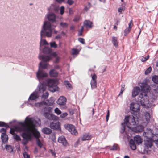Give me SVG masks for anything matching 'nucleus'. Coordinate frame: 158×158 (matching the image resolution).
<instances>
[{
    "label": "nucleus",
    "mask_w": 158,
    "mask_h": 158,
    "mask_svg": "<svg viewBox=\"0 0 158 158\" xmlns=\"http://www.w3.org/2000/svg\"><path fill=\"white\" fill-rule=\"evenodd\" d=\"M154 142L156 144H158V138L157 139V140L155 139V140H154Z\"/></svg>",
    "instance_id": "nucleus-62"
},
{
    "label": "nucleus",
    "mask_w": 158,
    "mask_h": 158,
    "mask_svg": "<svg viewBox=\"0 0 158 158\" xmlns=\"http://www.w3.org/2000/svg\"><path fill=\"white\" fill-rule=\"evenodd\" d=\"M44 115L46 118L50 120H57L58 119L57 116L47 112L44 113Z\"/></svg>",
    "instance_id": "nucleus-11"
},
{
    "label": "nucleus",
    "mask_w": 158,
    "mask_h": 158,
    "mask_svg": "<svg viewBox=\"0 0 158 158\" xmlns=\"http://www.w3.org/2000/svg\"><path fill=\"white\" fill-rule=\"evenodd\" d=\"M118 145L117 144H115L113 145L112 148L110 149L111 150H115L118 149Z\"/></svg>",
    "instance_id": "nucleus-44"
},
{
    "label": "nucleus",
    "mask_w": 158,
    "mask_h": 158,
    "mask_svg": "<svg viewBox=\"0 0 158 158\" xmlns=\"http://www.w3.org/2000/svg\"><path fill=\"white\" fill-rule=\"evenodd\" d=\"M60 26L63 28H66L68 27V24L65 22H61L60 23Z\"/></svg>",
    "instance_id": "nucleus-36"
},
{
    "label": "nucleus",
    "mask_w": 158,
    "mask_h": 158,
    "mask_svg": "<svg viewBox=\"0 0 158 158\" xmlns=\"http://www.w3.org/2000/svg\"><path fill=\"white\" fill-rule=\"evenodd\" d=\"M61 36L60 34H58L55 37V38L57 40L60 39L61 38Z\"/></svg>",
    "instance_id": "nucleus-54"
},
{
    "label": "nucleus",
    "mask_w": 158,
    "mask_h": 158,
    "mask_svg": "<svg viewBox=\"0 0 158 158\" xmlns=\"http://www.w3.org/2000/svg\"><path fill=\"white\" fill-rule=\"evenodd\" d=\"M130 129L133 131L138 133L143 131L144 129V127L141 125H136Z\"/></svg>",
    "instance_id": "nucleus-15"
},
{
    "label": "nucleus",
    "mask_w": 158,
    "mask_h": 158,
    "mask_svg": "<svg viewBox=\"0 0 158 158\" xmlns=\"http://www.w3.org/2000/svg\"><path fill=\"white\" fill-rule=\"evenodd\" d=\"M112 43L116 47H117L118 45V39L117 37H112Z\"/></svg>",
    "instance_id": "nucleus-28"
},
{
    "label": "nucleus",
    "mask_w": 158,
    "mask_h": 158,
    "mask_svg": "<svg viewBox=\"0 0 158 158\" xmlns=\"http://www.w3.org/2000/svg\"><path fill=\"white\" fill-rule=\"evenodd\" d=\"M84 30V26H82L81 27V29L78 31V36H81L82 35V32Z\"/></svg>",
    "instance_id": "nucleus-41"
},
{
    "label": "nucleus",
    "mask_w": 158,
    "mask_h": 158,
    "mask_svg": "<svg viewBox=\"0 0 158 158\" xmlns=\"http://www.w3.org/2000/svg\"><path fill=\"white\" fill-rule=\"evenodd\" d=\"M132 27L130 26V24H129V27L126 28L124 31V35H126L130 32L131 29Z\"/></svg>",
    "instance_id": "nucleus-31"
},
{
    "label": "nucleus",
    "mask_w": 158,
    "mask_h": 158,
    "mask_svg": "<svg viewBox=\"0 0 158 158\" xmlns=\"http://www.w3.org/2000/svg\"><path fill=\"white\" fill-rule=\"evenodd\" d=\"M78 40L81 43L83 44H85V43L84 41V39L83 38H79Z\"/></svg>",
    "instance_id": "nucleus-48"
},
{
    "label": "nucleus",
    "mask_w": 158,
    "mask_h": 158,
    "mask_svg": "<svg viewBox=\"0 0 158 158\" xmlns=\"http://www.w3.org/2000/svg\"><path fill=\"white\" fill-rule=\"evenodd\" d=\"M0 131L2 133V134H6V130L5 129L2 128L1 129Z\"/></svg>",
    "instance_id": "nucleus-53"
},
{
    "label": "nucleus",
    "mask_w": 158,
    "mask_h": 158,
    "mask_svg": "<svg viewBox=\"0 0 158 158\" xmlns=\"http://www.w3.org/2000/svg\"><path fill=\"white\" fill-rule=\"evenodd\" d=\"M47 9L49 12H54L56 13L58 11L59 7L55 4H52L49 7L47 8Z\"/></svg>",
    "instance_id": "nucleus-17"
},
{
    "label": "nucleus",
    "mask_w": 158,
    "mask_h": 158,
    "mask_svg": "<svg viewBox=\"0 0 158 158\" xmlns=\"http://www.w3.org/2000/svg\"><path fill=\"white\" fill-rule=\"evenodd\" d=\"M130 146L132 150H135L136 149V146L135 142L132 139L130 140L129 142Z\"/></svg>",
    "instance_id": "nucleus-26"
},
{
    "label": "nucleus",
    "mask_w": 158,
    "mask_h": 158,
    "mask_svg": "<svg viewBox=\"0 0 158 158\" xmlns=\"http://www.w3.org/2000/svg\"><path fill=\"white\" fill-rule=\"evenodd\" d=\"M153 139H145L144 141V145L146 148H151L153 145Z\"/></svg>",
    "instance_id": "nucleus-14"
},
{
    "label": "nucleus",
    "mask_w": 158,
    "mask_h": 158,
    "mask_svg": "<svg viewBox=\"0 0 158 158\" xmlns=\"http://www.w3.org/2000/svg\"><path fill=\"white\" fill-rule=\"evenodd\" d=\"M54 102L53 98L52 97L50 98V99L44 101L43 102H41L35 104V106L36 107H40L43 104L48 106L52 105Z\"/></svg>",
    "instance_id": "nucleus-9"
},
{
    "label": "nucleus",
    "mask_w": 158,
    "mask_h": 158,
    "mask_svg": "<svg viewBox=\"0 0 158 158\" xmlns=\"http://www.w3.org/2000/svg\"><path fill=\"white\" fill-rule=\"evenodd\" d=\"M54 121L50 123V127L52 129L54 130H58L60 128V123L56 121Z\"/></svg>",
    "instance_id": "nucleus-13"
},
{
    "label": "nucleus",
    "mask_w": 158,
    "mask_h": 158,
    "mask_svg": "<svg viewBox=\"0 0 158 158\" xmlns=\"http://www.w3.org/2000/svg\"><path fill=\"white\" fill-rule=\"evenodd\" d=\"M58 141L64 146H66L68 145L67 141L64 136L62 135L59 137L58 138Z\"/></svg>",
    "instance_id": "nucleus-18"
},
{
    "label": "nucleus",
    "mask_w": 158,
    "mask_h": 158,
    "mask_svg": "<svg viewBox=\"0 0 158 158\" xmlns=\"http://www.w3.org/2000/svg\"><path fill=\"white\" fill-rule=\"evenodd\" d=\"M134 140L138 144H141L142 142L141 137L139 135H136L134 137Z\"/></svg>",
    "instance_id": "nucleus-23"
},
{
    "label": "nucleus",
    "mask_w": 158,
    "mask_h": 158,
    "mask_svg": "<svg viewBox=\"0 0 158 158\" xmlns=\"http://www.w3.org/2000/svg\"><path fill=\"white\" fill-rule=\"evenodd\" d=\"M80 50L77 48H73L72 49L71 54L72 55H77L79 54Z\"/></svg>",
    "instance_id": "nucleus-33"
},
{
    "label": "nucleus",
    "mask_w": 158,
    "mask_h": 158,
    "mask_svg": "<svg viewBox=\"0 0 158 158\" xmlns=\"http://www.w3.org/2000/svg\"><path fill=\"white\" fill-rule=\"evenodd\" d=\"M41 82H40L37 89L31 94L28 98L29 101L28 104L32 106L34 105L35 106L36 103H31L30 101H36V99L40 96V93H43L46 88V85H44V83H41Z\"/></svg>",
    "instance_id": "nucleus-6"
},
{
    "label": "nucleus",
    "mask_w": 158,
    "mask_h": 158,
    "mask_svg": "<svg viewBox=\"0 0 158 158\" xmlns=\"http://www.w3.org/2000/svg\"><path fill=\"white\" fill-rule=\"evenodd\" d=\"M140 91V88L138 86H135L133 89L132 91V97L133 98L137 95Z\"/></svg>",
    "instance_id": "nucleus-19"
},
{
    "label": "nucleus",
    "mask_w": 158,
    "mask_h": 158,
    "mask_svg": "<svg viewBox=\"0 0 158 158\" xmlns=\"http://www.w3.org/2000/svg\"><path fill=\"white\" fill-rule=\"evenodd\" d=\"M92 138V135L89 133H85L84 134L81 139L82 141L90 140Z\"/></svg>",
    "instance_id": "nucleus-20"
},
{
    "label": "nucleus",
    "mask_w": 158,
    "mask_h": 158,
    "mask_svg": "<svg viewBox=\"0 0 158 158\" xmlns=\"http://www.w3.org/2000/svg\"><path fill=\"white\" fill-rule=\"evenodd\" d=\"M49 73L51 77H56L58 75L57 72L53 69L50 70Z\"/></svg>",
    "instance_id": "nucleus-25"
},
{
    "label": "nucleus",
    "mask_w": 158,
    "mask_h": 158,
    "mask_svg": "<svg viewBox=\"0 0 158 158\" xmlns=\"http://www.w3.org/2000/svg\"><path fill=\"white\" fill-rule=\"evenodd\" d=\"M67 102L66 98L63 96H60L56 101L57 103L60 106H64Z\"/></svg>",
    "instance_id": "nucleus-16"
},
{
    "label": "nucleus",
    "mask_w": 158,
    "mask_h": 158,
    "mask_svg": "<svg viewBox=\"0 0 158 158\" xmlns=\"http://www.w3.org/2000/svg\"><path fill=\"white\" fill-rule=\"evenodd\" d=\"M109 110L108 111V112L106 116V117L109 118Z\"/></svg>",
    "instance_id": "nucleus-63"
},
{
    "label": "nucleus",
    "mask_w": 158,
    "mask_h": 158,
    "mask_svg": "<svg viewBox=\"0 0 158 158\" xmlns=\"http://www.w3.org/2000/svg\"><path fill=\"white\" fill-rule=\"evenodd\" d=\"M5 148L8 152L11 153L13 152L14 147L10 145H7L5 146Z\"/></svg>",
    "instance_id": "nucleus-29"
},
{
    "label": "nucleus",
    "mask_w": 158,
    "mask_h": 158,
    "mask_svg": "<svg viewBox=\"0 0 158 158\" xmlns=\"http://www.w3.org/2000/svg\"><path fill=\"white\" fill-rule=\"evenodd\" d=\"M1 139L3 143H5L7 142L8 136L6 134H2Z\"/></svg>",
    "instance_id": "nucleus-27"
},
{
    "label": "nucleus",
    "mask_w": 158,
    "mask_h": 158,
    "mask_svg": "<svg viewBox=\"0 0 158 158\" xmlns=\"http://www.w3.org/2000/svg\"><path fill=\"white\" fill-rule=\"evenodd\" d=\"M90 85L92 89L96 88L97 87V81H91Z\"/></svg>",
    "instance_id": "nucleus-32"
},
{
    "label": "nucleus",
    "mask_w": 158,
    "mask_h": 158,
    "mask_svg": "<svg viewBox=\"0 0 158 158\" xmlns=\"http://www.w3.org/2000/svg\"><path fill=\"white\" fill-rule=\"evenodd\" d=\"M52 24L49 22L47 21L44 22L41 29L40 32L41 37L40 42V48L41 50V45H48V44L46 40H42V38L44 37L47 36L48 37H51L52 33V29H51Z\"/></svg>",
    "instance_id": "nucleus-3"
},
{
    "label": "nucleus",
    "mask_w": 158,
    "mask_h": 158,
    "mask_svg": "<svg viewBox=\"0 0 158 158\" xmlns=\"http://www.w3.org/2000/svg\"><path fill=\"white\" fill-rule=\"evenodd\" d=\"M152 81L155 83L158 84V76L154 75L153 76L152 78Z\"/></svg>",
    "instance_id": "nucleus-35"
},
{
    "label": "nucleus",
    "mask_w": 158,
    "mask_h": 158,
    "mask_svg": "<svg viewBox=\"0 0 158 158\" xmlns=\"http://www.w3.org/2000/svg\"><path fill=\"white\" fill-rule=\"evenodd\" d=\"M51 151V153L52 155L53 156H55L56 155V153L54 152L52 150H50Z\"/></svg>",
    "instance_id": "nucleus-57"
},
{
    "label": "nucleus",
    "mask_w": 158,
    "mask_h": 158,
    "mask_svg": "<svg viewBox=\"0 0 158 158\" xmlns=\"http://www.w3.org/2000/svg\"><path fill=\"white\" fill-rule=\"evenodd\" d=\"M24 122H19V126H15V130L17 132H22L21 136L23 138L22 143L25 145L29 141L32 140L33 136L36 139V144L40 148L43 147V144L39 139L40 136V132L36 127L41 125L40 120L37 118H26Z\"/></svg>",
    "instance_id": "nucleus-1"
},
{
    "label": "nucleus",
    "mask_w": 158,
    "mask_h": 158,
    "mask_svg": "<svg viewBox=\"0 0 158 158\" xmlns=\"http://www.w3.org/2000/svg\"><path fill=\"white\" fill-rule=\"evenodd\" d=\"M54 112L58 115L60 114L61 113L60 110L57 108H56L55 109Z\"/></svg>",
    "instance_id": "nucleus-43"
},
{
    "label": "nucleus",
    "mask_w": 158,
    "mask_h": 158,
    "mask_svg": "<svg viewBox=\"0 0 158 158\" xmlns=\"http://www.w3.org/2000/svg\"><path fill=\"white\" fill-rule=\"evenodd\" d=\"M74 3V1L73 0H68L67 3L69 5H72Z\"/></svg>",
    "instance_id": "nucleus-52"
},
{
    "label": "nucleus",
    "mask_w": 158,
    "mask_h": 158,
    "mask_svg": "<svg viewBox=\"0 0 158 158\" xmlns=\"http://www.w3.org/2000/svg\"><path fill=\"white\" fill-rule=\"evenodd\" d=\"M48 65V64L46 62H41L39 63L38 70L36 73V77L39 82L44 80L48 75L47 73L43 70L40 69V68L46 69Z\"/></svg>",
    "instance_id": "nucleus-7"
},
{
    "label": "nucleus",
    "mask_w": 158,
    "mask_h": 158,
    "mask_svg": "<svg viewBox=\"0 0 158 158\" xmlns=\"http://www.w3.org/2000/svg\"><path fill=\"white\" fill-rule=\"evenodd\" d=\"M46 85V88L43 93H40V96L42 94V98L46 99L48 98L49 95V93L46 91L47 86L48 87V89L49 91L54 92L59 90V88L57 85V81L55 79H48L42 82V83Z\"/></svg>",
    "instance_id": "nucleus-4"
},
{
    "label": "nucleus",
    "mask_w": 158,
    "mask_h": 158,
    "mask_svg": "<svg viewBox=\"0 0 158 158\" xmlns=\"http://www.w3.org/2000/svg\"><path fill=\"white\" fill-rule=\"evenodd\" d=\"M0 127H5L6 128L9 127V126L8 124H6L4 122L0 121Z\"/></svg>",
    "instance_id": "nucleus-37"
},
{
    "label": "nucleus",
    "mask_w": 158,
    "mask_h": 158,
    "mask_svg": "<svg viewBox=\"0 0 158 158\" xmlns=\"http://www.w3.org/2000/svg\"><path fill=\"white\" fill-rule=\"evenodd\" d=\"M118 10L119 12L122 13L123 9L122 8H119L118 9Z\"/></svg>",
    "instance_id": "nucleus-59"
},
{
    "label": "nucleus",
    "mask_w": 158,
    "mask_h": 158,
    "mask_svg": "<svg viewBox=\"0 0 158 158\" xmlns=\"http://www.w3.org/2000/svg\"><path fill=\"white\" fill-rule=\"evenodd\" d=\"M50 46L52 48H57V45L56 44L55 42H50Z\"/></svg>",
    "instance_id": "nucleus-45"
},
{
    "label": "nucleus",
    "mask_w": 158,
    "mask_h": 158,
    "mask_svg": "<svg viewBox=\"0 0 158 158\" xmlns=\"http://www.w3.org/2000/svg\"><path fill=\"white\" fill-rule=\"evenodd\" d=\"M54 68L55 69H60V67H59V65H55Z\"/></svg>",
    "instance_id": "nucleus-61"
},
{
    "label": "nucleus",
    "mask_w": 158,
    "mask_h": 158,
    "mask_svg": "<svg viewBox=\"0 0 158 158\" xmlns=\"http://www.w3.org/2000/svg\"><path fill=\"white\" fill-rule=\"evenodd\" d=\"M152 70V68L151 67H149L145 71V75H148L149 74Z\"/></svg>",
    "instance_id": "nucleus-39"
},
{
    "label": "nucleus",
    "mask_w": 158,
    "mask_h": 158,
    "mask_svg": "<svg viewBox=\"0 0 158 158\" xmlns=\"http://www.w3.org/2000/svg\"><path fill=\"white\" fill-rule=\"evenodd\" d=\"M14 131H15L14 130V129H12V128L10 129V132L11 134L13 135L15 134L14 133Z\"/></svg>",
    "instance_id": "nucleus-56"
},
{
    "label": "nucleus",
    "mask_w": 158,
    "mask_h": 158,
    "mask_svg": "<svg viewBox=\"0 0 158 158\" xmlns=\"http://www.w3.org/2000/svg\"><path fill=\"white\" fill-rule=\"evenodd\" d=\"M46 16L48 20V21L50 23H51L56 24L55 25H52L53 27H56V25L59 23L58 21L56 20V16L54 13L52 12H49L46 14Z\"/></svg>",
    "instance_id": "nucleus-8"
},
{
    "label": "nucleus",
    "mask_w": 158,
    "mask_h": 158,
    "mask_svg": "<svg viewBox=\"0 0 158 158\" xmlns=\"http://www.w3.org/2000/svg\"><path fill=\"white\" fill-rule=\"evenodd\" d=\"M84 26L87 29H90L93 26V23L90 21L85 20L84 22Z\"/></svg>",
    "instance_id": "nucleus-21"
},
{
    "label": "nucleus",
    "mask_w": 158,
    "mask_h": 158,
    "mask_svg": "<svg viewBox=\"0 0 158 158\" xmlns=\"http://www.w3.org/2000/svg\"><path fill=\"white\" fill-rule=\"evenodd\" d=\"M56 0L58 2L60 3H62L64 1V0Z\"/></svg>",
    "instance_id": "nucleus-58"
},
{
    "label": "nucleus",
    "mask_w": 158,
    "mask_h": 158,
    "mask_svg": "<svg viewBox=\"0 0 158 158\" xmlns=\"http://www.w3.org/2000/svg\"><path fill=\"white\" fill-rule=\"evenodd\" d=\"M42 131L44 134L49 135L52 133V130L48 128L44 127L42 129Z\"/></svg>",
    "instance_id": "nucleus-24"
},
{
    "label": "nucleus",
    "mask_w": 158,
    "mask_h": 158,
    "mask_svg": "<svg viewBox=\"0 0 158 158\" xmlns=\"http://www.w3.org/2000/svg\"><path fill=\"white\" fill-rule=\"evenodd\" d=\"M23 156L24 158H30V155L26 151H25L23 153Z\"/></svg>",
    "instance_id": "nucleus-46"
},
{
    "label": "nucleus",
    "mask_w": 158,
    "mask_h": 158,
    "mask_svg": "<svg viewBox=\"0 0 158 158\" xmlns=\"http://www.w3.org/2000/svg\"><path fill=\"white\" fill-rule=\"evenodd\" d=\"M143 135L145 138H146V139H152V137L153 139V137H154L152 133V130L150 129H147L146 131L144 132Z\"/></svg>",
    "instance_id": "nucleus-12"
},
{
    "label": "nucleus",
    "mask_w": 158,
    "mask_h": 158,
    "mask_svg": "<svg viewBox=\"0 0 158 158\" xmlns=\"http://www.w3.org/2000/svg\"><path fill=\"white\" fill-rule=\"evenodd\" d=\"M124 90H125V89H124V88L123 87H122L121 89V91H120V92L119 95L122 94L123 93Z\"/></svg>",
    "instance_id": "nucleus-55"
},
{
    "label": "nucleus",
    "mask_w": 158,
    "mask_h": 158,
    "mask_svg": "<svg viewBox=\"0 0 158 158\" xmlns=\"http://www.w3.org/2000/svg\"><path fill=\"white\" fill-rule=\"evenodd\" d=\"M97 76L95 74H94L92 76V80L91 81H96Z\"/></svg>",
    "instance_id": "nucleus-51"
},
{
    "label": "nucleus",
    "mask_w": 158,
    "mask_h": 158,
    "mask_svg": "<svg viewBox=\"0 0 158 158\" xmlns=\"http://www.w3.org/2000/svg\"><path fill=\"white\" fill-rule=\"evenodd\" d=\"M75 28V26L73 25L71 26L70 27V29L71 30H73Z\"/></svg>",
    "instance_id": "nucleus-60"
},
{
    "label": "nucleus",
    "mask_w": 158,
    "mask_h": 158,
    "mask_svg": "<svg viewBox=\"0 0 158 158\" xmlns=\"http://www.w3.org/2000/svg\"><path fill=\"white\" fill-rule=\"evenodd\" d=\"M149 58V56L148 55L146 57H143L141 59V61L142 62H144L146 61Z\"/></svg>",
    "instance_id": "nucleus-50"
},
{
    "label": "nucleus",
    "mask_w": 158,
    "mask_h": 158,
    "mask_svg": "<svg viewBox=\"0 0 158 158\" xmlns=\"http://www.w3.org/2000/svg\"><path fill=\"white\" fill-rule=\"evenodd\" d=\"M66 129L70 132L73 135H76L78 133L75 128V127L71 124H67L65 126Z\"/></svg>",
    "instance_id": "nucleus-10"
},
{
    "label": "nucleus",
    "mask_w": 158,
    "mask_h": 158,
    "mask_svg": "<svg viewBox=\"0 0 158 158\" xmlns=\"http://www.w3.org/2000/svg\"><path fill=\"white\" fill-rule=\"evenodd\" d=\"M137 120V117L135 116H127L125 117L124 121V122L122 123L121 130L120 132L123 134L125 131V126L126 125L127 127L130 129H131L133 127L136 125V124H138V122L140 120Z\"/></svg>",
    "instance_id": "nucleus-5"
},
{
    "label": "nucleus",
    "mask_w": 158,
    "mask_h": 158,
    "mask_svg": "<svg viewBox=\"0 0 158 158\" xmlns=\"http://www.w3.org/2000/svg\"><path fill=\"white\" fill-rule=\"evenodd\" d=\"M64 84L65 85L67 88H69L71 86V84L67 81H64Z\"/></svg>",
    "instance_id": "nucleus-38"
},
{
    "label": "nucleus",
    "mask_w": 158,
    "mask_h": 158,
    "mask_svg": "<svg viewBox=\"0 0 158 158\" xmlns=\"http://www.w3.org/2000/svg\"><path fill=\"white\" fill-rule=\"evenodd\" d=\"M39 59L42 61V62H46L51 59L50 56H41L39 55Z\"/></svg>",
    "instance_id": "nucleus-22"
},
{
    "label": "nucleus",
    "mask_w": 158,
    "mask_h": 158,
    "mask_svg": "<svg viewBox=\"0 0 158 158\" xmlns=\"http://www.w3.org/2000/svg\"><path fill=\"white\" fill-rule=\"evenodd\" d=\"M91 6V4L90 3H89L85 7L84 10L87 11L89 10Z\"/></svg>",
    "instance_id": "nucleus-42"
},
{
    "label": "nucleus",
    "mask_w": 158,
    "mask_h": 158,
    "mask_svg": "<svg viewBox=\"0 0 158 158\" xmlns=\"http://www.w3.org/2000/svg\"><path fill=\"white\" fill-rule=\"evenodd\" d=\"M64 7L63 6H62L61 7L60 9V14L61 15H62L64 12Z\"/></svg>",
    "instance_id": "nucleus-47"
},
{
    "label": "nucleus",
    "mask_w": 158,
    "mask_h": 158,
    "mask_svg": "<svg viewBox=\"0 0 158 158\" xmlns=\"http://www.w3.org/2000/svg\"><path fill=\"white\" fill-rule=\"evenodd\" d=\"M113 29L115 30H117V27L115 25H114L113 27Z\"/></svg>",
    "instance_id": "nucleus-64"
},
{
    "label": "nucleus",
    "mask_w": 158,
    "mask_h": 158,
    "mask_svg": "<svg viewBox=\"0 0 158 158\" xmlns=\"http://www.w3.org/2000/svg\"><path fill=\"white\" fill-rule=\"evenodd\" d=\"M14 138L17 141H20L21 140L20 136L16 134H15L13 135Z\"/></svg>",
    "instance_id": "nucleus-40"
},
{
    "label": "nucleus",
    "mask_w": 158,
    "mask_h": 158,
    "mask_svg": "<svg viewBox=\"0 0 158 158\" xmlns=\"http://www.w3.org/2000/svg\"><path fill=\"white\" fill-rule=\"evenodd\" d=\"M143 91L139 95L136 100L137 103L132 102L130 104V109L132 114L137 117V120L142 118V115L139 113L140 104L143 107H149L152 106L149 102L148 93L149 91L148 87L147 88L146 91L143 86L142 88Z\"/></svg>",
    "instance_id": "nucleus-2"
},
{
    "label": "nucleus",
    "mask_w": 158,
    "mask_h": 158,
    "mask_svg": "<svg viewBox=\"0 0 158 158\" xmlns=\"http://www.w3.org/2000/svg\"><path fill=\"white\" fill-rule=\"evenodd\" d=\"M68 115V114L66 113H64L60 115V117L61 118H64Z\"/></svg>",
    "instance_id": "nucleus-49"
},
{
    "label": "nucleus",
    "mask_w": 158,
    "mask_h": 158,
    "mask_svg": "<svg viewBox=\"0 0 158 158\" xmlns=\"http://www.w3.org/2000/svg\"><path fill=\"white\" fill-rule=\"evenodd\" d=\"M43 52L44 54H49L51 52V50L50 48L45 46L43 49Z\"/></svg>",
    "instance_id": "nucleus-30"
},
{
    "label": "nucleus",
    "mask_w": 158,
    "mask_h": 158,
    "mask_svg": "<svg viewBox=\"0 0 158 158\" xmlns=\"http://www.w3.org/2000/svg\"><path fill=\"white\" fill-rule=\"evenodd\" d=\"M144 117L145 118V119L147 121V122L148 123V122L150 121V114L148 112H145L144 114Z\"/></svg>",
    "instance_id": "nucleus-34"
}]
</instances>
